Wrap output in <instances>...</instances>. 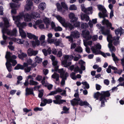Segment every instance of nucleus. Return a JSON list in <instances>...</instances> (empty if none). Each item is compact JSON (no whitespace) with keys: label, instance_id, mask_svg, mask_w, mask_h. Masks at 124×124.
<instances>
[{"label":"nucleus","instance_id":"obj_1","mask_svg":"<svg viewBox=\"0 0 124 124\" xmlns=\"http://www.w3.org/2000/svg\"><path fill=\"white\" fill-rule=\"evenodd\" d=\"M115 32L116 35L118 36L117 37H113V39H110L108 41L109 43L108 46L110 51L112 53L113 52L115 51V47L112 45V43L113 42L114 45L115 46L117 45L119 43L118 40L122 34L124 32V30L121 27L115 30Z\"/></svg>","mask_w":124,"mask_h":124},{"label":"nucleus","instance_id":"obj_2","mask_svg":"<svg viewBox=\"0 0 124 124\" xmlns=\"http://www.w3.org/2000/svg\"><path fill=\"white\" fill-rule=\"evenodd\" d=\"M110 95V94L109 91H102L101 93L97 92L95 93L94 97L95 98H96L97 100L98 99V98H100L99 100L101 101V106L102 107L104 106V102L106 101L105 97H109Z\"/></svg>","mask_w":124,"mask_h":124},{"label":"nucleus","instance_id":"obj_3","mask_svg":"<svg viewBox=\"0 0 124 124\" xmlns=\"http://www.w3.org/2000/svg\"><path fill=\"white\" fill-rule=\"evenodd\" d=\"M16 16L18 18V20H23V18L24 21L26 22H30L33 19L31 16L28 13L24 14L22 12Z\"/></svg>","mask_w":124,"mask_h":124},{"label":"nucleus","instance_id":"obj_4","mask_svg":"<svg viewBox=\"0 0 124 124\" xmlns=\"http://www.w3.org/2000/svg\"><path fill=\"white\" fill-rule=\"evenodd\" d=\"M64 60L62 61V64L64 66L67 67L69 66L71 64V62H69L68 63V61H71L73 58L72 55H64L63 56Z\"/></svg>","mask_w":124,"mask_h":124},{"label":"nucleus","instance_id":"obj_5","mask_svg":"<svg viewBox=\"0 0 124 124\" xmlns=\"http://www.w3.org/2000/svg\"><path fill=\"white\" fill-rule=\"evenodd\" d=\"M13 19L15 21V23L17 25V27L19 28H25L27 25V23L25 22H23L22 23L20 22L22 21L23 20H18V18L16 16H12Z\"/></svg>","mask_w":124,"mask_h":124},{"label":"nucleus","instance_id":"obj_6","mask_svg":"<svg viewBox=\"0 0 124 124\" xmlns=\"http://www.w3.org/2000/svg\"><path fill=\"white\" fill-rule=\"evenodd\" d=\"M97 6L99 10L101 11L102 12V14L101 12H99L98 14L100 18H103L104 19L105 17L107 16V10L104 7L101 5H98Z\"/></svg>","mask_w":124,"mask_h":124},{"label":"nucleus","instance_id":"obj_7","mask_svg":"<svg viewBox=\"0 0 124 124\" xmlns=\"http://www.w3.org/2000/svg\"><path fill=\"white\" fill-rule=\"evenodd\" d=\"M2 33H6L8 35L10 36H16L17 32V31L16 28L13 29L11 31L7 29L4 28L2 29Z\"/></svg>","mask_w":124,"mask_h":124},{"label":"nucleus","instance_id":"obj_8","mask_svg":"<svg viewBox=\"0 0 124 124\" xmlns=\"http://www.w3.org/2000/svg\"><path fill=\"white\" fill-rule=\"evenodd\" d=\"M101 48V45L99 43H98L94 46H92L91 50L93 53L95 54H98L100 53V50Z\"/></svg>","mask_w":124,"mask_h":124},{"label":"nucleus","instance_id":"obj_9","mask_svg":"<svg viewBox=\"0 0 124 124\" xmlns=\"http://www.w3.org/2000/svg\"><path fill=\"white\" fill-rule=\"evenodd\" d=\"M11 53L8 52H6L5 55V58L7 59V61H8L12 63L13 66H14L17 63L16 61L15 60H12L11 58Z\"/></svg>","mask_w":124,"mask_h":124},{"label":"nucleus","instance_id":"obj_10","mask_svg":"<svg viewBox=\"0 0 124 124\" xmlns=\"http://www.w3.org/2000/svg\"><path fill=\"white\" fill-rule=\"evenodd\" d=\"M81 10L85 13L89 14H91L93 13V8L92 7H90L86 8L84 4H82L81 6Z\"/></svg>","mask_w":124,"mask_h":124},{"label":"nucleus","instance_id":"obj_11","mask_svg":"<svg viewBox=\"0 0 124 124\" xmlns=\"http://www.w3.org/2000/svg\"><path fill=\"white\" fill-rule=\"evenodd\" d=\"M54 98L56 100H54L53 102L55 104H59L66 102L65 100H61L62 98V97L60 95H56L54 96Z\"/></svg>","mask_w":124,"mask_h":124},{"label":"nucleus","instance_id":"obj_12","mask_svg":"<svg viewBox=\"0 0 124 124\" xmlns=\"http://www.w3.org/2000/svg\"><path fill=\"white\" fill-rule=\"evenodd\" d=\"M102 34L105 35H107V39L108 41H109V40L111 39H113L111 35L110 34V31L108 30H105L104 27L101 30Z\"/></svg>","mask_w":124,"mask_h":124},{"label":"nucleus","instance_id":"obj_13","mask_svg":"<svg viewBox=\"0 0 124 124\" xmlns=\"http://www.w3.org/2000/svg\"><path fill=\"white\" fill-rule=\"evenodd\" d=\"M20 6V5L16 4L15 3H11L10 7L12 9L11 13L12 15H15L16 13V10Z\"/></svg>","mask_w":124,"mask_h":124},{"label":"nucleus","instance_id":"obj_14","mask_svg":"<svg viewBox=\"0 0 124 124\" xmlns=\"http://www.w3.org/2000/svg\"><path fill=\"white\" fill-rule=\"evenodd\" d=\"M43 22L42 20H37L35 23V24L33 25V26L34 28L37 29V25H38L39 27L41 29H44L45 28L44 24L42 23Z\"/></svg>","mask_w":124,"mask_h":124},{"label":"nucleus","instance_id":"obj_15","mask_svg":"<svg viewBox=\"0 0 124 124\" xmlns=\"http://www.w3.org/2000/svg\"><path fill=\"white\" fill-rule=\"evenodd\" d=\"M82 35L83 37L87 40L90 39L91 38V36L89 34V32L88 31H82Z\"/></svg>","mask_w":124,"mask_h":124},{"label":"nucleus","instance_id":"obj_16","mask_svg":"<svg viewBox=\"0 0 124 124\" xmlns=\"http://www.w3.org/2000/svg\"><path fill=\"white\" fill-rule=\"evenodd\" d=\"M33 7V3L31 0H27L26 1V4L25 6V8L26 10H31Z\"/></svg>","mask_w":124,"mask_h":124},{"label":"nucleus","instance_id":"obj_17","mask_svg":"<svg viewBox=\"0 0 124 124\" xmlns=\"http://www.w3.org/2000/svg\"><path fill=\"white\" fill-rule=\"evenodd\" d=\"M69 18L70 19V22L72 23H74L78 19V18L76 17L75 15L73 13H71L69 15Z\"/></svg>","mask_w":124,"mask_h":124},{"label":"nucleus","instance_id":"obj_18","mask_svg":"<svg viewBox=\"0 0 124 124\" xmlns=\"http://www.w3.org/2000/svg\"><path fill=\"white\" fill-rule=\"evenodd\" d=\"M54 16L63 26L66 22L65 19L59 15H56L55 16Z\"/></svg>","mask_w":124,"mask_h":124},{"label":"nucleus","instance_id":"obj_19","mask_svg":"<svg viewBox=\"0 0 124 124\" xmlns=\"http://www.w3.org/2000/svg\"><path fill=\"white\" fill-rule=\"evenodd\" d=\"M28 55L30 56L32 55L35 56L38 53L37 51H34L32 48H29L27 51Z\"/></svg>","mask_w":124,"mask_h":124},{"label":"nucleus","instance_id":"obj_20","mask_svg":"<svg viewBox=\"0 0 124 124\" xmlns=\"http://www.w3.org/2000/svg\"><path fill=\"white\" fill-rule=\"evenodd\" d=\"M102 24H106L108 27H109L112 30H113L114 28L111 27L112 24L111 23L109 22L108 20L105 18H104L102 21Z\"/></svg>","mask_w":124,"mask_h":124},{"label":"nucleus","instance_id":"obj_21","mask_svg":"<svg viewBox=\"0 0 124 124\" xmlns=\"http://www.w3.org/2000/svg\"><path fill=\"white\" fill-rule=\"evenodd\" d=\"M71 36H72L73 38L78 39L80 36V33L78 31H75L71 33Z\"/></svg>","mask_w":124,"mask_h":124},{"label":"nucleus","instance_id":"obj_22","mask_svg":"<svg viewBox=\"0 0 124 124\" xmlns=\"http://www.w3.org/2000/svg\"><path fill=\"white\" fill-rule=\"evenodd\" d=\"M43 20L46 24V28H48L49 27L51 23L50 19L46 17H45L43 19Z\"/></svg>","mask_w":124,"mask_h":124},{"label":"nucleus","instance_id":"obj_23","mask_svg":"<svg viewBox=\"0 0 124 124\" xmlns=\"http://www.w3.org/2000/svg\"><path fill=\"white\" fill-rule=\"evenodd\" d=\"M45 36L44 35H41L39 38V40L41 42V44L43 46H45L46 42L45 40Z\"/></svg>","mask_w":124,"mask_h":124},{"label":"nucleus","instance_id":"obj_24","mask_svg":"<svg viewBox=\"0 0 124 124\" xmlns=\"http://www.w3.org/2000/svg\"><path fill=\"white\" fill-rule=\"evenodd\" d=\"M4 33H3L2 35V37L4 40L0 42L1 44L2 45H5L7 44L8 43L7 40L9 39V38L8 37L4 34Z\"/></svg>","mask_w":124,"mask_h":124},{"label":"nucleus","instance_id":"obj_25","mask_svg":"<svg viewBox=\"0 0 124 124\" xmlns=\"http://www.w3.org/2000/svg\"><path fill=\"white\" fill-rule=\"evenodd\" d=\"M80 100V99L78 98L77 99L74 98L72 100L70 101L71 104L73 106L78 105L79 103V101Z\"/></svg>","mask_w":124,"mask_h":124},{"label":"nucleus","instance_id":"obj_26","mask_svg":"<svg viewBox=\"0 0 124 124\" xmlns=\"http://www.w3.org/2000/svg\"><path fill=\"white\" fill-rule=\"evenodd\" d=\"M19 52L20 54H18V56L20 59L21 60H23L24 58L27 57V55L26 54L23 53L21 50H20Z\"/></svg>","mask_w":124,"mask_h":124},{"label":"nucleus","instance_id":"obj_27","mask_svg":"<svg viewBox=\"0 0 124 124\" xmlns=\"http://www.w3.org/2000/svg\"><path fill=\"white\" fill-rule=\"evenodd\" d=\"M35 41H31L32 45L33 47H35L36 46H39L40 44V41L38 39H34Z\"/></svg>","mask_w":124,"mask_h":124},{"label":"nucleus","instance_id":"obj_28","mask_svg":"<svg viewBox=\"0 0 124 124\" xmlns=\"http://www.w3.org/2000/svg\"><path fill=\"white\" fill-rule=\"evenodd\" d=\"M65 28H68L70 30H72L73 28V26L70 23L66 22L63 26Z\"/></svg>","mask_w":124,"mask_h":124},{"label":"nucleus","instance_id":"obj_29","mask_svg":"<svg viewBox=\"0 0 124 124\" xmlns=\"http://www.w3.org/2000/svg\"><path fill=\"white\" fill-rule=\"evenodd\" d=\"M26 95H27L30 94H33V88H27L25 90Z\"/></svg>","mask_w":124,"mask_h":124},{"label":"nucleus","instance_id":"obj_30","mask_svg":"<svg viewBox=\"0 0 124 124\" xmlns=\"http://www.w3.org/2000/svg\"><path fill=\"white\" fill-rule=\"evenodd\" d=\"M27 37L31 39H38V37L36 36L34 34L30 33H27Z\"/></svg>","mask_w":124,"mask_h":124},{"label":"nucleus","instance_id":"obj_31","mask_svg":"<svg viewBox=\"0 0 124 124\" xmlns=\"http://www.w3.org/2000/svg\"><path fill=\"white\" fill-rule=\"evenodd\" d=\"M79 104L81 106H83L84 105L88 106L91 109V110H92V108L90 106V105L86 101H83L81 100L79 101Z\"/></svg>","mask_w":124,"mask_h":124},{"label":"nucleus","instance_id":"obj_32","mask_svg":"<svg viewBox=\"0 0 124 124\" xmlns=\"http://www.w3.org/2000/svg\"><path fill=\"white\" fill-rule=\"evenodd\" d=\"M10 62L7 61L6 63L7 69L9 72L11 71L12 70V66Z\"/></svg>","mask_w":124,"mask_h":124},{"label":"nucleus","instance_id":"obj_33","mask_svg":"<svg viewBox=\"0 0 124 124\" xmlns=\"http://www.w3.org/2000/svg\"><path fill=\"white\" fill-rule=\"evenodd\" d=\"M19 33L21 37L23 38L25 37L26 36V34L23 30L22 28H19Z\"/></svg>","mask_w":124,"mask_h":124},{"label":"nucleus","instance_id":"obj_34","mask_svg":"<svg viewBox=\"0 0 124 124\" xmlns=\"http://www.w3.org/2000/svg\"><path fill=\"white\" fill-rule=\"evenodd\" d=\"M81 17L82 20L85 19L86 21L87 22L89 20V16L83 13L81 14Z\"/></svg>","mask_w":124,"mask_h":124},{"label":"nucleus","instance_id":"obj_35","mask_svg":"<svg viewBox=\"0 0 124 124\" xmlns=\"http://www.w3.org/2000/svg\"><path fill=\"white\" fill-rule=\"evenodd\" d=\"M46 7V4L45 3L42 2L40 3L38 6V8L41 10H43Z\"/></svg>","mask_w":124,"mask_h":124},{"label":"nucleus","instance_id":"obj_36","mask_svg":"<svg viewBox=\"0 0 124 124\" xmlns=\"http://www.w3.org/2000/svg\"><path fill=\"white\" fill-rule=\"evenodd\" d=\"M32 62L33 60L31 59L30 58L28 59L27 61V63H24V66L26 67L28 66L29 65H31Z\"/></svg>","mask_w":124,"mask_h":124},{"label":"nucleus","instance_id":"obj_37","mask_svg":"<svg viewBox=\"0 0 124 124\" xmlns=\"http://www.w3.org/2000/svg\"><path fill=\"white\" fill-rule=\"evenodd\" d=\"M52 62H53L52 64L55 68V70L57 71L59 67V66L58 65V61L56 60H55Z\"/></svg>","mask_w":124,"mask_h":124},{"label":"nucleus","instance_id":"obj_38","mask_svg":"<svg viewBox=\"0 0 124 124\" xmlns=\"http://www.w3.org/2000/svg\"><path fill=\"white\" fill-rule=\"evenodd\" d=\"M42 51L44 55L45 56H47V53H48L49 54L51 53V51L50 48H48L47 49V50L45 49H43Z\"/></svg>","mask_w":124,"mask_h":124},{"label":"nucleus","instance_id":"obj_39","mask_svg":"<svg viewBox=\"0 0 124 124\" xmlns=\"http://www.w3.org/2000/svg\"><path fill=\"white\" fill-rule=\"evenodd\" d=\"M3 19L4 22L5 26L7 28L9 27V23L7 18H3Z\"/></svg>","mask_w":124,"mask_h":124},{"label":"nucleus","instance_id":"obj_40","mask_svg":"<svg viewBox=\"0 0 124 124\" xmlns=\"http://www.w3.org/2000/svg\"><path fill=\"white\" fill-rule=\"evenodd\" d=\"M31 15L33 17L34 19L39 18L40 17L39 14L37 12H33L31 13Z\"/></svg>","mask_w":124,"mask_h":124},{"label":"nucleus","instance_id":"obj_41","mask_svg":"<svg viewBox=\"0 0 124 124\" xmlns=\"http://www.w3.org/2000/svg\"><path fill=\"white\" fill-rule=\"evenodd\" d=\"M12 40L15 42H17L19 44H22L23 43L24 41L20 39H17L15 38L12 39Z\"/></svg>","mask_w":124,"mask_h":124},{"label":"nucleus","instance_id":"obj_42","mask_svg":"<svg viewBox=\"0 0 124 124\" xmlns=\"http://www.w3.org/2000/svg\"><path fill=\"white\" fill-rule=\"evenodd\" d=\"M42 59L39 57L37 56H36L35 58V62L38 63H41L42 61Z\"/></svg>","mask_w":124,"mask_h":124},{"label":"nucleus","instance_id":"obj_43","mask_svg":"<svg viewBox=\"0 0 124 124\" xmlns=\"http://www.w3.org/2000/svg\"><path fill=\"white\" fill-rule=\"evenodd\" d=\"M29 84L31 85H35L38 84V82L34 81L33 79L30 80L29 81Z\"/></svg>","mask_w":124,"mask_h":124},{"label":"nucleus","instance_id":"obj_44","mask_svg":"<svg viewBox=\"0 0 124 124\" xmlns=\"http://www.w3.org/2000/svg\"><path fill=\"white\" fill-rule=\"evenodd\" d=\"M24 66L18 64L15 68L14 69L18 70L19 69L23 70L24 69Z\"/></svg>","mask_w":124,"mask_h":124},{"label":"nucleus","instance_id":"obj_45","mask_svg":"<svg viewBox=\"0 0 124 124\" xmlns=\"http://www.w3.org/2000/svg\"><path fill=\"white\" fill-rule=\"evenodd\" d=\"M51 77L52 78L55 79L56 81H58L59 80V75L57 73H54L52 75Z\"/></svg>","mask_w":124,"mask_h":124},{"label":"nucleus","instance_id":"obj_46","mask_svg":"<svg viewBox=\"0 0 124 124\" xmlns=\"http://www.w3.org/2000/svg\"><path fill=\"white\" fill-rule=\"evenodd\" d=\"M56 6L58 10L60 12H62L63 13L65 11H62V8L61 7L60 4L59 3H57L56 4Z\"/></svg>","mask_w":124,"mask_h":124},{"label":"nucleus","instance_id":"obj_47","mask_svg":"<svg viewBox=\"0 0 124 124\" xmlns=\"http://www.w3.org/2000/svg\"><path fill=\"white\" fill-rule=\"evenodd\" d=\"M43 102H45L46 104V103L50 104L52 103V100L51 99H44L43 100Z\"/></svg>","mask_w":124,"mask_h":124},{"label":"nucleus","instance_id":"obj_48","mask_svg":"<svg viewBox=\"0 0 124 124\" xmlns=\"http://www.w3.org/2000/svg\"><path fill=\"white\" fill-rule=\"evenodd\" d=\"M84 43L85 46L86 47L88 45H91L92 44V41H90L86 42L85 40H84Z\"/></svg>","mask_w":124,"mask_h":124},{"label":"nucleus","instance_id":"obj_49","mask_svg":"<svg viewBox=\"0 0 124 124\" xmlns=\"http://www.w3.org/2000/svg\"><path fill=\"white\" fill-rule=\"evenodd\" d=\"M77 9V7L75 5L72 4L70 6L69 9L70 10H76Z\"/></svg>","mask_w":124,"mask_h":124},{"label":"nucleus","instance_id":"obj_50","mask_svg":"<svg viewBox=\"0 0 124 124\" xmlns=\"http://www.w3.org/2000/svg\"><path fill=\"white\" fill-rule=\"evenodd\" d=\"M73 37L72 36H71L70 34V35L66 37V38L68 39V40L70 43H72L73 42Z\"/></svg>","mask_w":124,"mask_h":124},{"label":"nucleus","instance_id":"obj_51","mask_svg":"<svg viewBox=\"0 0 124 124\" xmlns=\"http://www.w3.org/2000/svg\"><path fill=\"white\" fill-rule=\"evenodd\" d=\"M58 72L60 73L61 74V77H64V74L65 73V71L63 69H59L58 70Z\"/></svg>","mask_w":124,"mask_h":124},{"label":"nucleus","instance_id":"obj_52","mask_svg":"<svg viewBox=\"0 0 124 124\" xmlns=\"http://www.w3.org/2000/svg\"><path fill=\"white\" fill-rule=\"evenodd\" d=\"M83 50L82 48L80 46H78L76 48L75 51L79 53H81L82 52Z\"/></svg>","mask_w":124,"mask_h":124},{"label":"nucleus","instance_id":"obj_53","mask_svg":"<svg viewBox=\"0 0 124 124\" xmlns=\"http://www.w3.org/2000/svg\"><path fill=\"white\" fill-rule=\"evenodd\" d=\"M61 4L62 7L66 10H68V7L64 2H62L61 3Z\"/></svg>","mask_w":124,"mask_h":124},{"label":"nucleus","instance_id":"obj_54","mask_svg":"<svg viewBox=\"0 0 124 124\" xmlns=\"http://www.w3.org/2000/svg\"><path fill=\"white\" fill-rule=\"evenodd\" d=\"M61 4L62 7L66 10H68V7L64 2H62L61 3Z\"/></svg>","mask_w":124,"mask_h":124},{"label":"nucleus","instance_id":"obj_55","mask_svg":"<svg viewBox=\"0 0 124 124\" xmlns=\"http://www.w3.org/2000/svg\"><path fill=\"white\" fill-rule=\"evenodd\" d=\"M111 55L112 57H113V60L114 61H117L119 60L117 57L115 56L114 53H112Z\"/></svg>","mask_w":124,"mask_h":124},{"label":"nucleus","instance_id":"obj_56","mask_svg":"<svg viewBox=\"0 0 124 124\" xmlns=\"http://www.w3.org/2000/svg\"><path fill=\"white\" fill-rule=\"evenodd\" d=\"M54 31H61L62 30V28L60 26H58L57 27H56L55 28Z\"/></svg>","mask_w":124,"mask_h":124},{"label":"nucleus","instance_id":"obj_57","mask_svg":"<svg viewBox=\"0 0 124 124\" xmlns=\"http://www.w3.org/2000/svg\"><path fill=\"white\" fill-rule=\"evenodd\" d=\"M24 68V70L25 73L29 72L31 70V68L30 67L27 66Z\"/></svg>","mask_w":124,"mask_h":124},{"label":"nucleus","instance_id":"obj_58","mask_svg":"<svg viewBox=\"0 0 124 124\" xmlns=\"http://www.w3.org/2000/svg\"><path fill=\"white\" fill-rule=\"evenodd\" d=\"M88 26V24L86 23H83L81 24V27L82 29H85Z\"/></svg>","mask_w":124,"mask_h":124},{"label":"nucleus","instance_id":"obj_59","mask_svg":"<svg viewBox=\"0 0 124 124\" xmlns=\"http://www.w3.org/2000/svg\"><path fill=\"white\" fill-rule=\"evenodd\" d=\"M82 84L84 85L85 86L86 88L87 89H88L89 88V84L86 81L82 82Z\"/></svg>","mask_w":124,"mask_h":124},{"label":"nucleus","instance_id":"obj_60","mask_svg":"<svg viewBox=\"0 0 124 124\" xmlns=\"http://www.w3.org/2000/svg\"><path fill=\"white\" fill-rule=\"evenodd\" d=\"M77 44L75 43H72L70 45V49H73L75 48L77 46Z\"/></svg>","mask_w":124,"mask_h":124},{"label":"nucleus","instance_id":"obj_61","mask_svg":"<svg viewBox=\"0 0 124 124\" xmlns=\"http://www.w3.org/2000/svg\"><path fill=\"white\" fill-rule=\"evenodd\" d=\"M76 73L74 72H72L70 75V77L73 79L75 80L76 79V77L75 75Z\"/></svg>","mask_w":124,"mask_h":124},{"label":"nucleus","instance_id":"obj_62","mask_svg":"<svg viewBox=\"0 0 124 124\" xmlns=\"http://www.w3.org/2000/svg\"><path fill=\"white\" fill-rule=\"evenodd\" d=\"M39 92L38 95L39 97L40 98H41L43 96L44 91L43 90H42L40 91L39 90Z\"/></svg>","mask_w":124,"mask_h":124},{"label":"nucleus","instance_id":"obj_63","mask_svg":"<svg viewBox=\"0 0 124 124\" xmlns=\"http://www.w3.org/2000/svg\"><path fill=\"white\" fill-rule=\"evenodd\" d=\"M62 50L61 49L58 51L57 54V55L58 57H60L62 56Z\"/></svg>","mask_w":124,"mask_h":124},{"label":"nucleus","instance_id":"obj_64","mask_svg":"<svg viewBox=\"0 0 124 124\" xmlns=\"http://www.w3.org/2000/svg\"><path fill=\"white\" fill-rule=\"evenodd\" d=\"M45 85H47L46 86H47L48 89L49 90L51 89L53 86L52 85L49 84L48 83H46Z\"/></svg>","mask_w":124,"mask_h":124}]
</instances>
